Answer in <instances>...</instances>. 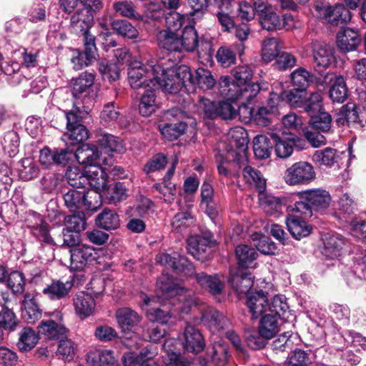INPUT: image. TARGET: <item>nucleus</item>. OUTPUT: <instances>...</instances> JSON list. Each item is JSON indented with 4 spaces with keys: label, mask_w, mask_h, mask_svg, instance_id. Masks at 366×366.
I'll list each match as a JSON object with an SVG mask.
<instances>
[{
    "label": "nucleus",
    "mask_w": 366,
    "mask_h": 366,
    "mask_svg": "<svg viewBox=\"0 0 366 366\" xmlns=\"http://www.w3.org/2000/svg\"><path fill=\"white\" fill-rule=\"evenodd\" d=\"M121 117L119 106L114 102L104 105L100 114V122L104 126H110L117 122Z\"/></svg>",
    "instance_id": "nucleus-49"
},
{
    "label": "nucleus",
    "mask_w": 366,
    "mask_h": 366,
    "mask_svg": "<svg viewBox=\"0 0 366 366\" xmlns=\"http://www.w3.org/2000/svg\"><path fill=\"white\" fill-rule=\"evenodd\" d=\"M97 251L94 247L85 244L79 245L70 249V268L74 271H80L95 260Z\"/></svg>",
    "instance_id": "nucleus-14"
},
{
    "label": "nucleus",
    "mask_w": 366,
    "mask_h": 366,
    "mask_svg": "<svg viewBox=\"0 0 366 366\" xmlns=\"http://www.w3.org/2000/svg\"><path fill=\"white\" fill-rule=\"evenodd\" d=\"M286 224L288 231L297 239L307 237L311 232L312 227L297 214H290L286 219Z\"/></svg>",
    "instance_id": "nucleus-33"
},
{
    "label": "nucleus",
    "mask_w": 366,
    "mask_h": 366,
    "mask_svg": "<svg viewBox=\"0 0 366 366\" xmlns=\"http://www.w3.org/2000/svg\"><path fill=\"white\" fill-rule=\"evenodd\" d=\"M273 141L263 134L257 135L253 139V150L256 157L259 159H267L269 157Z\"/></svg>",
    "instance_id": "nucleus-41"
},
{
    "label": "nucleus",
    "mask_w": 366,
    "mask_h": 366,
    "mask_svg": "<svg viewBox=\"0 0 366 366\" xmlns=\"http://www.w3.org/2000/svg\"><path fill=\"white\" fill-rule=\"evenodd\" d=\"M87 362L92 366H119L112 350H95L87 355Z\"/></svg>",
    "instance_id": "nucleus-37"
},
{
    "label": "nucleus",
    "mask_w": 366,
    "mask_h": 366,
    "mask_svg": "<svg viewBox=\"0 0 366 366\" xmlns=\"http://www.w3.org/2000/svg\"><path fill=\"white\" fill-rule=\"evenodd\" d=\"M114 9L122 16L135 20H142V16L137 12L132 1H120L114 4Z\"/></svg>",
    "instance_id": "nucleus-59"
},
{
    "label": "nucleus",
    "mask_w": 366,
    "mask_h": 366,
    "mask_svg": "<svg viewBox=\"0 0 366 366\" xmlns=\"http://www.w3.org/2000/svg\"><path fill=\"white\" fill-rule=\"evenodd\" d=\"M330 89V97L334 102L342 103L347 97V88L342 76H337L332 80Z\"/></svg>",
    "instance_id": "nucleus-44"
},
{
    "label": "nucleus",
    "mask_w": 366,
    "mask_h": 366,
    "mask_svg": "<svg viewBox=\"0 0 366 366\" xmlns=\"http://www.w3.org/2000/svg\"><path fill=\"white\" fill-rule=\"evenodd\" d=\"M157 41L160 48L169 52L178 53L179 59L183 57V31L174 32L171 30H162L157 34Z\"/></svg>",
    "instance_id": "nucleus-15"
},
{
    "label": "nucleus",
    "mask_w": 366,
    "mask_h": 366,
    "mask_svg": "<svg viewBox=\"0 0 366 366\" xmlns=\"http://www.w3.org/2000/svg\"><path fill=\"white\" fill-rule=\"evenodd\" d=\"M84 41V51L75 50L73 53L71 63L75 70H80L84 66H88L95 58L97 48L94 37L92 35H86Z\"/></svg>",
    "instance_id": "nucleus-17"
},
{
    "label": "nucleus",
    "mask_w": 366,
    "mask_h": 366,
    "mask_svg": "<svg viewBox=\"0 0 366 366\" xmlns=\"http://www.w3.org/2000/svg\"><path fill=\"white\" fill-rule=\"evenodd\" d=\"M89 112L88 107L74 106L73 109L66 113L67 132L64 134L71 144H75L89 138V132L81 122L86 118Z\"/></svg>",
    "instance_id": "nucleus-5"
},
{
    "label": "nucleus",
    "mask_w": 366,
    "mask_h": 366,
    "mask_svg": "<svg viewBox=\"0 0 366 366\" xmlns=\"http://www.w3.org/2000/svg\"><path fill=\"white\" fill-rule=\"evenodd\" d=\"M155 90L153 88H149L142 96L139 110L140 114L143 117L150 116L157 109Z\"/></svg>",
    "instance_id": "nucleus-42"
},
{
    "label": "nucleus",
    "mask_w": 366,
    "mask_h": 366,
    "mask_svg": "<svg viewBox=\"0 0 366 366\" xmlns=\"http://www.w3.org/2000/svg\"><path fill=\"white\" fill-rule=\"evenodd\" d=\"M68 183L73 187L84 189L86 185L85 167L81 170L77 167H69L66 172Z\"/></svg>",
    "instance_id": "nucleus-48"
},
{
    "label": "nucleus",
    "mask_w": 366,
    "mask_h": 366,
    "mask_svg": "<svg viewBox=\"0 0 366 366\" xmlns=\"http://www.w3.org/2000/svg\"><path fill=\"white\" fill-rule=\"evenodd\" d=\"M158 295L156 297H144V302L146 305L150 307L147 312L148 320L153 323H159L162 325L167 323L170 318L167 311H164L159 307H152L154 304L161 303L162 299H169L176 296L182 290L174 282L173 280L168 274H163L157 282Z\"/></svg>",
    "instance_id": "nucleus-3"
},
{
    "label": "nucleus",
    "mask_w": 366,
    "mask_h": 366,
    "mask_svg": "<svg viewBox=\"0 0 366 366\" xmlns=\"http://www.w3.org/2000/svg\"><path fill=\"white\" fill-rule=\"evenodd\" d=\"M269 135L271 139L273 141V145L274 144L277 156L280 158L290 157L293 152L294 147L299 150H302L305 148V140L292 133L286 134L282 132L281 134L278 133H271Z\"/></svg>",
    "instance_id": "nucleus-11"
},
{
    "label": "nucleus",
    "mask_w": 366,
    "mask_h": 366,
    "mask_svg": "<svg viewBox=\"0 0 366 366\" xmlns=\"http://www.w3.org/2000/svg\"><path fill=\"white\" fill-rule=\"evenodd\" d=\"M3 139L4 142H0V146L2 147L1 152H4L9 157L15 156L18 153L19 145L17 133L9 131L5 134Z\"/></svg>",
    "instance_id": "nucleus-58"
},
{
    "label": "nucleus",
    "mask_w": 366,
    "mask_h": 366,
    "mask_svg": "<svg viewBox=\"0 0 366 366\" xmlns=\"http://www.w3.org/2000/svg\"><path fill=\"white\" fill-rule=\"evenodd\" d=\"M22 316L28 323H34L41 317V310L37 303L34 293L27 292L22 301Z\"/></svg>",
    "instance_id": "nucleus-31"
},
{
    "label": "nucleus",
    "mask_w": 366,
    "mask_h": 366,
    "mask_svg": "<svg viewBox=\"0 0 366 366\" xmlns=\"http://www.w3.org/2000/svg\"><path fill=\"white\" fill-rule=\"evenodd\" d=\"M360 41L361 39L357 31L350 28L342 29L337 36V46L345 52L356 50Z\"/></svg>",
    "instance_id": "nucleus-29"
},
{
    "label": "nucleus",
    "mask_w": 366,
    "mask_h": 366,
    "mask_svg": "<svg viewBox=\"0 0 366 366\" xmlns=\"http://www.w3.org/2000/svg\"><path fill=\"white\" fill-rule=\"evenodd\" d=\"M112 25L114 30L124 37L134 39L139 35L137 29L127 20H115L112 21Z\"/></svg>",
    "instance_id": "nucleus-61"
},
{
    "label": "nucleus",
    "mask_w": 366,
    "mask_h": 366,
    "mask_svg": "<svg viewBox=\"0 0 366 366\" xmlns=\"http://www.w3.org/2000/svg\"><path fill=\"white\" fill-rule=\"evenodd\" d=\"M316 177L314 167L309 162L300 161L288 167L285 173V181L290 186L308 184Z\"/></svg>",
    "instance_id": "nucleus-9"
},
{
    "label": "nucleus",
    "mask_w": 366,
    "mask_h": 366,
    "mask_svg": "<svg viewBox=\"0 0 366 366\" xmlns=\"http://www.w3.org/2000/svg\"><path fill=\"white\" fill-rule=\"evenodd\" d=\"M278 317L265 314L261 319L258 327L259 335L267 339L272 338L280 330Z\"/></svg>",
    "instance_id": "nucleus-40"
},
{
    "label": "nucleus",
    "mask_w": 366,
    "mask_h": 366,
    "mask_svg": "<svg viewBox=\"0 0 366 366\" xmlns=\"http://www.w3.org/2000/svg\"><path fill=\"white\" fill-rule=\"evenodd\" d=\"M350 19L351 13L350 10L342 4H337L332 7L327 23L338 26L342 24H347Z\"/></svg>",
    "instance_id": "nucleus-51"
},
{
    "label": "nucleus",
    "mask_w": 366,
    "mask_h": 366,
    "mask_svg": "<svg viewBox=\"0 0 366 366\" xmlns=\"http://www.w3.org/2000/svg\"><path fill=\"white\" fill-rule=\"evenodd\" d=\"M73 287L72 281L53 280L43 290V293L52 300H59L66 297Z\"/></svg>",
    "instance_id": "nucleus-35"
},
{
    "label": "nucleus",
    "mask_w": 366,
    "mask_h": 366,
    "mask_svg": "<svg viewBox=\"0 0 366 366\" xmlns=\"http://www.w3.org/2000/svg\"><path fill=\"white\" fill-rule=\"evenodd\" d=\"M272 87L270 102H278V107L282 102L287 103L293 108L303 107L306 99L305 90L297 88L290 91H285L284 85L280 81L274 82Z\"/></svg>",
    "instance_id": "nucleus-10"
},
{
    "label": "nucleus",
    "mask_w": 366,
    "mask_h": 366,
    "mask_svg": "<svg viewBox=\"0 0 366 366\" xmlns=\"http://www.w3.org/2000/svg\"><path fill=\"white\" fill-rule=\"evenodd\" d=\"M197 282L214 296L222 294L224 288V283L217 276L207 275L204 272L195 274Z\"/></svg>",
    "instance_id": "nucleus-39"
},
{
    "label": "nucleus",
    "mask_w": 366,
    "mask_h": 366,
    "mask_svg": "<svg viewBox=\"0 0 366 366\" xmlns=\"http://www.w3.org/2000/svg\"><path fill=\"white\" fill-rule=\"evenodd\" d=\"M212 244L213 242L206 237L199 235L191 236L187 239V251L197 259L204 260L209 252Z\"/></svg>",
    "instance_id": "nucleus-24"
},
{
    "label": "nucleus",
    "mask_w": 366,
    "mask_h": 366,
    "mask_svg": "<svg viewBox=\"0 0 366 366\" xmlns=\"http://www.w3.org/2000/svg\"><path fill=\"white\" fill-rule=\"evenodd\" d=\"M322 242L321 252L325 257L335 259L341 256L345 246V240L342 235L328 233L324 235Z\"/></svg>",
    "instance_id": "nucleus-19"
},
{
    "label": "nucleus",
    "mask_w": 366,
    "mask_h": 366,
    "mask_svg": "<svg viewBox=\"0 0 366 366\" xmlns=\"http://www.w3.org/2000/svg\"><path fill=\"white\" fill-rule=\"evenodd\" d=\"M315 69L321 75L335 61L332 49L325 44L315 43L312 46Z\"/></svg>",
    "instance_id": "nucleus-18"
},
{
    "label": "nucleus",
    "mask_w": 366,
    "mask_h": 366,
    "mask_svg": "<svg viewBox=\"0 0 366 366\" xmlns=\"http://www.w3.org/2000/svg\"><path fill=\"white\" fill-rule=\"evenodd\" d=\"M82 7L71 16V25L76 33L81 34L84 39L86 35H91L89 29L94 20V13L102 7L100 0H81Z\"/></svg>",
    "instance_id": "nucleus-6"
},
{
    "label": "nucleus",
    "mask_w": 366,
    "mask_h": 366,
    "mask_svg": "<svg viewBox=\"0 0 366 366\" xmlns=\"http://www.w3.org/2000/svg\"><path fill=\"white\" fill-rule=\"evenodd\" d=\"M309 125L312 129L328 134L332 130V117L327 112H320L310 119Z\"/></svg>",
    "instance_id": "nucleus-50"
},
{
    "label": "nucleus",
    "mask_w": 366,
    "mask_h": 366,
    "mask_svg": "<svg viewBox=\"0 0 366 366\" xmlns=\"http://www.w3.org/2000/svg\"><path fill=\"white\" fill-rule=\"evenodd\" d=\"M300 201L295 204L293 211L303 216L311 217L313 212H322L331 203V196L328 191L321 188L307 189L300 193Z\"/></svg>",
    "instance_id": "nucleus-4"
},
{
    "label": "nucleus",
    "mask_w": 366,
    "mask_h": 366,
    "mask_svg": "<svg viewBox=\"0 0 366 366\" xmlns=\"http://www.w3.org/2000/svg\"><path fill=\"white\" fill-rule=\"evenodd\" d=\"M245 182L251 187H254L259 193L264 192L266 180L262 174L257 169L247 165V159L244 156L237 163Z\"/></svg>",
    "instance_id": "nucleus-20"
},
{
    "label": "nucleus",
    "mask_w": 366,
    "mask_h": 366,
    "mask_svg": "<svg viewBox=\"0 0 366 366\" xmlns=\"http://www.w3.org/2000/svg\"><path fill=\"white\" fill-rule=\"evenodd\" d=\"M236 257L238 265L242 268H253L256 267L255 260L258 254L256 249L246 244H240L236 247Z\"/></svg>",
    "instance_id": "nucleus-36"
},
{
    "label": "nucleus",
    "mask_w": 366,
    "mask_h": 366,
    "mask_svg": "<svg viewBox=\"0 0 366 366\" xmlns=\"http://www.w3.org/2000/svg\"><path fill=\"white\" fill-rule=\"evenodd\" d=\"M342 155H345V153L339 152L334 148L327 147L315 151L312 157V160L320 165L332 167L339 165Z\"/></svg>",
    "instance_id": "nucleus-28"
},
{
    "label": "nucleus",
    "mask_w": 366,
    "mask_h": 366,
    "mask_svg": "<svg viewBox=\"0 0 366 366\" xmlns=\"http://www.w3.org/2000/svg\"><path fill=\"white\" fill-rule=\"evenodd\" d=\"M207 356L216 366H224L228 360V346L222 340L207 348Z\"/></svg>",
    "instance_id": "nucleus-34"
},
{
    "label": "nucleus",
    "mask_w": 366,
    "mask_h": 366,
    "mask_svg": "<svg viewBox=\"0 0 366 366\" xmlns=\"http://www.w3.org/2000/svg\"><path fill=\"white\" fill-rule=\"evenodd\" d=\"M259 23L262 29L267 31L280 30L282 29V22L280 16L273 9L260 16Z\"/></svg>",
    "instance_id": "nucleus-60"
},
{
    "label": "nucleus",
    "mask_w": 366,
    "mask_h": 366,
    "mask_svg": "<svg viewBox=\"0 0 366 366\" xmlns=\"http://www.w3.org/2000/svg\"><path fill=\"white\" fill-rule=\"evenodd\" d=\"M234 80L229 76H222L219 81L221 95L227 100H245L248 102L254 98L261 90L267 89L266 84L250 83L253 69L249 65L236 66L232 70Z\"/></svg>",
    "instance_id": "nucleus-2"
},
{
    "label": "nucleus",
    "mask_w": 366,
    "mask_h": 366,
    "mask_svg": "<svg viewBox=\"0 0 366 366\" xmlns=\"http://www.w3.org/2000/svg\"><path fill=\"white\" fill-rule=\"evenodd\" d=\"M1 59L2 56L0 54V74L4 72L7 76H12L9 81L13 85L21 83L24 78L19 73L20 64L15 61L11 64L8 62L1 63Z\"/></svg>",
    "instance_id": "nucleus-56"
},
{
    "label": "nucleus",
    "mask_w": 366,
    "mask_h": 366,
    "mask_svg": "<svg viewBox=\"0 0 366 366\" xmlns=\"http://www.w3.org/2000/svg\"><path fill=\"white\" fill-rule=\"evenodd\" d=\"M259 199L262 209L267 214L272 215L281 211V201L274 196L262 192L259 194Z\"/></svg>",
    "instance_id": "nucleus-52"
},
{
    "label": "nucleus",
    "mask_w": 366,
    "mask_h": 366,
    "mask_svg": "<svg viewBox=\"0 0 366 366\" xmlns=\"http://www.w3.org/2000/svg\"><path fill=\"white\" fill-rule=\"evenodd\" d=\"M38 328L39 333L49 339H59L66 333V328L53 320L42 321Z\"/></svg>",
    "instance_id": "nucleus-45"
},
{
    "label": "nucleus",
    "mask_w": 366,
    "mask_h": 366,
    "mask_svg": "<svg viewBox=\"0 0 366 366\" xmlns=\"http://www.w3.org/2000/svg\"><path fill=\"white\" fill-rule=\"evenodd\" d=\"M288 309L289 306L284 295L274 296L267 306L268 314L275 315L278 318H281Z\"/></svg>",
    "instance_id": "nucleus-62"
},
{
    "label": "nucleus",
    "mask_w": 366,
    "mask_h": 366,
    "mask_svg": "<svg viewBox=\"0 0 366 366\" xmlns=\"http://www.w3.org/2000/svg\"><path fill=\"white\" fill-rule=\"evenodd\" d=\"M38 339V335L34 330L25 327L20 333L19 341L17 344L18 347L22 351H29L35 347Z\"/></svg>",
    "instance_id": "nucleus-57"
},
{
    "label": "nucleus",
    "mask_w": 366,
    "mask_h": 366,
    "mask_svg": "<svg viewBox=\"0 0 366 366\" xmlns=\"http://www.w3.org/2000/svg\"><path fill=\"white\" fill-rule=\"evenodd\" d=\"M204 324L214 334L226 328L229 320L217 310L209 307L202 314Z\"/></svg>",
    "instance_id": "nucleus-25"
},
{
    "label": "nucleus",
    "mask_w": 366,
    "mask_h": 366,
    "mask_svg": "<svg viewBox=\"0 0 366 366\" xmlns=\"http://www.w3.org/2000/svg\"><path fill=\"white\" fill-rule=\"evenodd\" d=\"M74 156L79 164H84L85 167L97 164L110 166L114 162L112 155L103 156L97 146L90 144L81 145L76 149Z\"/></svg>",
    "instance_id": "nucleus-12"
},
{
    "label": "nucleus",
    "mask_w": 366,
    "mask_h": 366,
    "mask_svg": "<svg viewBox=\"0 0 366 366\" xmlns=\"http://www.w3.org/2000/svg\"><path fill=\"white\" fill-rule=\"evenodd\" d=\"M214 84L215 79L209 70L203 68L192 70L184 65V90L187 93L194 92L197 87L209 89Z\"/></svg>",
    "instance_id": "nucleus-8"
},
{
    "label": "nucleus",
    "mask_w": 366,
    "mask_h": 366,
    "mask_svg": "<svg viewBox=\"0 0 366 366\" xmlns=\"http://www.w3.org/2000/svg\"><path fill=\"white\" fill-rule=\"evenodd\" d=\"M94 79V75L89 72H84L77 78L72 79L70 87L74 98L94 99L96 96L93 90Z\"/></svg>",
    "instance_id": "nucleus-13"
},
{
    "label": "nucleus",
    "mask_w": 366,
    "mask_h": 366,
    "mask_svg": "<svg viewBox=\"0 0 366 366\" xmlns=\"http://www.w3.org/2000/svg\"><path fill=\"white\" fill-rule=\"evenodd\" d=\"M278 102H270V97L268 99L267 105L259 107L256 112L247 108L245 105L239 107V113L246 112L248 117H251L253 121L259 126L266 127L269 125L272 118L277 114Z\"/></svg>",
    "instance_id": "nucleus-16"
},
{
    "label": "nucleus",
    "mask_w": 366,
    "mask_h": 366,
    "mask_svg": "<svg viewBox=\"0 0 366 366\" xmlns=\"http://www.w3.org/2000/svg\"><path fill=\"white\" fill-rule=\"evenodd\" d=\"M182 64L164 70L157 64L154 59L146 65L139 61H134L128 69V79L131 86L134 89L142 87L162 89L169 94H178L183 87Z\"/></svg>",
    "instance_id": "nucleus-1"
},
{
    "label": "nucleus",
    "mask_w": 366,
    "mask_h": 366,
    "mask_svg": "<svg viewBox=\"0 0 366 366\" xmlns=\"http://www.w3.org/2000/svg\"><path fill=\"white\" fill-rule=\"evenodd\" d=\"M97 147L103 156L111 155L109 152H112L122 154L126 151V147L120 138L106 132L99 135Z\"/></svg>",
    "instance_id": "nucleus-22"
},
{
    "label": "nucleus",
    "mask_w": 366,
    "mask_h": 366,
    "mask_svg": "<svg viewBox=\"0 0 366 366\" xmlns=\"http://www.w3.org/2000/svg\"><path fill=\"white\" fill-rule=\"evenodd\" d=\"M280 51V41L277 39L267 38L262 41L261 55L264 61H272L279 56Z\"/></svg>",
    "instance_id": "nucleus-47"
},
{
    "label": "nucleus",
    "mask_w": 366,
    "mask_h": 366,
    "mask_svg": "<svg viewBox=\"0 0 366 366\" xmlns=\"http://www.w3.org/2000/svg\"><path fill=\"white\" fill-rule=\"evenodd\" d=\"M84 197V189L77 190L73 188L64 195V199L66 206L71 212H75L79 209H83Z\"/></svg>",
    "instance_id": "nucleus-54"
},
{
    "label": "nucleus",
    "mask_w": 366,
    "mask_h": 366,
    "mask_svg": "<svg viewBox=\"0 0 366 366\" xmlns=\"http://www.w3.org/2000/svg\"><path fill=\"white\" fill-rule=\"evenodd\" d=\"M253 279L250 272H240L238 274H231L229 282L237 293L247 295L253 285Z\"/></svg>",
    "instance_id": "nucleus-38"
},
{
    "label": "nucleus",
    "mask_w": 366,
    "mask_h": 366,
    "mask_svg": "<svg viewBox=\"0 0 366 366\" xmlns=\"http://www.w3.org/2000/svg\"><path fill=\"white\" fill-rule=\"evenodd\" d=\"M104 164L89 165L85 167V174L86 175V185L89 184L94 189L97 191L104 190L107 187L108 175Z\"/></svg>",
    "instance_id": "nucleus-21"
},
{
    "label": "nucleus",
    "mask_w": 366,
    "mask_h": 366,
    "mask_svg": "<svg viewBox=\"0 0 366 366\" xmlns=\"http://www.w3.org/2000/svg\"><path fill=\"white\" fill-rule=\"evenodd\" d=\"M101 191L95 189L85 192L84 189V204L83 209L88 211H97L102 205Z\"/></svg>",
    "instance_id": "nucleus-63"
},
{
    "label": "nucleus",
    "mask_w": 366,
    "mask_h": 366,
    "mask_svg": "<svg viewBox=\"0 0 366 366\" xmlns=\"http://www.w3.org/2000/svg\"><path fill=\"white\" fill-rule=\"evenodd\" d=\"M197 21H187L188 24L184 26V51L193 52L197 51L199 58L205 57V60L210 61L213 50L209 41H199L197 32L194 25Z\"/></svg>",
    "instance_id": "nucleus-7"
},
{
    "label": "nucleus",
    "mask_w": 366,
    "mask_h": 366,
    "mask_svg": "<svg viewBox=\"0 0 366 366\" xmlns=\"http://www.w3.org/2000/svg\"><path fill=\"white\" fill-rule=\"evenodd\" d=\"M115 317L119 327L124 332L136 327L142 320L141 316L129 307L118 309Z\"/></svg>",
    "instance_id": "nucleus-26"
},
{
    "label": "nucleus",
    "mask_w": 366,
    "mask_h": 366,
    "mask_svg": "<svg viewBox=\"0 0 366 366\" xmlns=\"http://www.w3.org/2000/svg\"><path fill=\"white\" fill-rule=\"evenodd\" d=\"M73 301L75 312L81 319L86 318L93 314L96 302L91 295L79 292L75 295Z\"/></svg>",
    "instance_id": "nucleus-27"
},
{
    "label": "nucleus",
    "mask_w": 366,
    "mask_h": 366,
    "mask_svg": "<svg viewBox=\"0 0 366 366\" xmlns=\"http://www.w3.org/2000/svg\"><path fill=\"white\" fill-rule=\"evenodd\" d=\"M291 79L294 86L305 90L315 80V76L305 69L300 67L291 74Z\"/></svg>",
    "instance_id": "nucleus-55"
},
{
    "label": "nucleus",
    "mask_w": 366,
    "mask_h": 366,
    "mask_svg": "<svg viewBox=\"0 0 366 366\" xmlns=\"http://www.w3.org/2000/svg\"><path fill=\"white\" fill-rule=\"evenodd\" d=\"M230 144L244 152L247 148L248 137L247 131L242 127L232 128L228 132Z\"/></svg>",
    "instance_id": "nucleus-53"
},
{
    "label": "nucleus",
    "mask_w": 366,
    "mask_h": 366,
    "mask_svg": "<svg viewBox=\"0 0 366 366\" xmlns=\"http://www.w3.org/2000/svg\"><path fill=\"white\" fill-rule=\"evenodd\" d=\"M97 224L106 230L116 229L119 227L120 220L118 214L112 210L104 209L96 219Z\"/></svg>",
    "instance_id": "nucleus-43"
},
{
    "label": "nucleus",
    "mask_w": 366,
    "mask_h": 366,
    "mask_svg": "<svg viewBox=\"0 0 366 366\" xmlns=\"http://www.w3.org/2000/svg\"><path fill=\"white\" fill-rule=\"evenodd\" d=\"M247 297V307L254 318H257L267 312L268 300L262 290L250 292Z\"/></svg>",
    "instance_id": "nucleus-30"
},
{
    "label": "nucleus",
    "mask_w": 366,
    "mask_h": 366,
    "mask_svg": "<svg viewBox=\"0 0 366 366\" xmlns=\"http://www.w3.org/2000/svg\"><path fill=\"white\" fill-rule=\"evenodd\" d=\"M183 343L177 340L171 338L165 340L163 349L165 355L163 361L168 366H183V359L180 352V347Z\"/></svg>",
    "instance_id": "nucleus-23"
},
{
    "label": "nucleus",
    "mask_w": 366,
    "mask_h": 366,
    "mask_svg": "<svg viewBox=\"0 0 366 366\" xmlns=\"http://www.w3.org/2000/svg\"><path fill=\"white\" fill-rule=\"evenodd\" d=\"M204 346L203 336L197 328L191 325L184 327V350L198 353Z\"/></svg>",
    "instance_id": "nucleus-32"
},
{
    "label": "nucleus",
    "mask_w": 366,
    "mask_h": 366,
    "mask_svg": "<svg viewBox=\"0 0 366 366\" xmlns=\"http://www.w3.org/2000/svg\"><path fill=\"white\" fill-rule=\"evenodd\" d=\"M335 214L345 223L349 222L354 217H350L352 213V199L347 194H344L335 205Z\"/></svg>",
    "instance_id": "nucleus-46"
},
{
    "label": "nucleus",
    "mask_w": 366,
    "mask_h": 366,
    "mask_svg": "<svg viewBox=\"0 0 366 366\" xmlns=\"http://www.w3.org/2000/svg\"><path fill=\"white\" fill-rule=\"evenodd\" d=\"M209 0H188L192 11L187 15V21H199L203 16L204 10L208 6Z\"/></svg>",
    "instance_id": "nucleus-64"
}]
</instances>
